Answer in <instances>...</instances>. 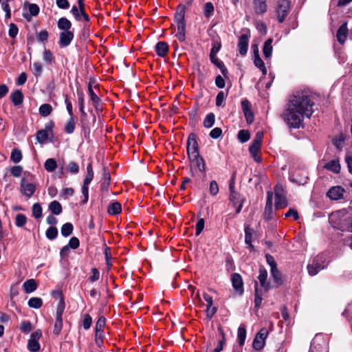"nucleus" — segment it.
I'll list each match as a JSON object with an SVG mask.
<instances>
[{
    "mask_svg": "<svg viewBox=\"0 0 352 352\" xmlns=\"http://www.w3.org/2000/svg\"><path fill=\"white\" fill-rule=\"evenodd\" d=\"M259 274L258 276V280L260 283L261 287L263 289L265 293L267 292L271 288L270 283L267 281V272L263 267L259 268Z\"/></svg>",
    "mask_w": 352,
    "mask_h": 352,
    "instance_id": "nucleus-11",
    "label": "nucleus"
},
{
    "mask_svg": "<svg viewBox=\"0 0 352 352\" xmlns=\"http://www.w3.org/2000/svg\"><path fill=\"white\" fill-rule=\"evenodd\" d=\"M268 335V331L266 329L263 328L256 334L254 339L252 346L256 350H261L264 347L265 340Z\"/></svg>",
    "mask_w": 352,
    "mask_h": 352,
    "instance_id": "nucleus-7",
    "label": "nucleus"
},
{
    "mask_svg": "<svg viewBox=\"0 0 352 352\" xmlns=\"http://www.w3.org/2000/svg\"><path fill=\"white\" fill-rule=\"evenodd\" d=\"M67 170L72 174H77L79 172V166L74 162H70L67 165Z\"/></svg>",
    "mask_w": 352,
    "mask_h": 352,
    "instance_id": "nucleus-51",
    "label": "nucleus"
},
{
    "mask_svg": "<svg viewBox=\"0 0 352 352\" xmlns=\"http://www.w3.org/2000/svg\"><path fill=\"white\" fill-rule=\"evenodd\" d=\"M232 284L234 289L241 294L243 292V283L240 274L234 273L232 276Z\"/></svg>",
    "mask_w": 352,
    "mask_h": 352,
    "instance_id": "nucleus-18",
    "label": "nucleus"
},
{
    "mask_svg": "<svg viewBox=\"0 0 352 352\" xmlns=\"http://www.w3.org/2000/svg\"><path fill=\"white\" fill-rule=\"evenodd\" d=\"M34 74L36 76H41L43 72V66L41 63L36 62L33 64Z\"/></svg>",
    "mask_w": 352,
    "mask_h": 352,
    "instance_id": "nucleus-62",
    "label": "nucleus"
},
{
    "mask_svg": "<svg viewBox=\"0 0 352 352\" xmlns=\"http://www.w3.org/2000/svg\"><path fill=\"white\" fill-rule=\"evenodd\" d=\"M49 210L54 215L60 214L62 211V206L58 201H52L48 206Z\"/></svg>",
    "mask_w": 352,
    "mask_h": 352,
    "instance_id": "nucleus-26",
    "label": "nucleus"
},
{
    "mask_svg": "<svg viewBox=\"0 0 352 352\" xmlns=\"http://www.w3.org/2000/svg\"><path fill=\"white\" fill-rule=\"evenodd\" d=\"M43 59L49 65L52 64L54 61V57L52 53L50 50L46 49H45L43 53Z\"/></svg>",
    "mask_w": 352,
    "mask_h": 352,
    "instance_id": "nucleus-44",
    "label": "nucleus"
},
{
    "mask_svg": "<svg viewBox=\"0 0 352 352\" xmlns=\"http://www.w3.org/2000/svg\"><path fill=\"white\" fill-rule=\"evenodd\" d=\"M11 99L14 105H19L22 103L23 96L20 90H16L11 94Z\"/></svg>",
    "mask_w": 352,
    "mask_h": 352,
    "instance_id": "nucleus-32",
    "label": "nucleus"
},
{
    "mask_svg": "<svg viewBox=\"0 0 352 352\" xmlns=\"http://www.w3.org/2000/svg\"><path fill=\"white\" fill-rule=\"evenodd\" d=\"M1 8H2V9L6 12V19H10V16H11V11H10V6H9L8 1L7 0L6 1H3L2 2Z\"/></svg>",
    "mask_w": 352,
    "mask_h": 352,
    "instance_id": "nucleus-61",
    "label": "nucleus"
},
{
    "mask_svg": "<svg viewBox=\"0 0 352 352\" xmlns=\"http://www.w3.org/2000/svg\"><path fill=\"white\" fill-rule=\"evenodd\" d=\"M21 159H22V154H21V151L19 149H14L11 153V160L14 163H18L21 160Z\"/></svg>",
    "mask_w": 352,
    "mask_h": 352,
    "instance_id": "nucleus-52",
    "label": "nucleus"
},
{
    "mask_svg": "<svg viewBox=\"0 0 352 352\" xmlns=\"http://www.w3.org/2000/svg\"><path fill=\"white\" fill-rule=\"evenodd\" d=\"M122 211L121 204L119 202L115 201L111 203L107 208V212L111 215H116Z\"/></svg>",
    "mask_w": 352,
    "mask_h": 352,
    "instance_id": "nucleus-29",
    "label": "nucleus"
},
{
    "mask_svg": "<svg viewBox=\"0 0 352 352\" xmlns=\"http://www.w3.org/2000/svg\"><path fill=\"white\" fill-rule=\"evenodd\" d=\"M45 168L48 172H53L57 167L56 162L53 158L47 159L44 164Z\"/></svg>",
    "mask_w": 352,
    "mask_h": 352,
    "instance_id": "nucleus-40",
    "label": "nucleus"
},
{
    "mask_svg": "<svg viewBox=\"0 0 352 352\" xmlns=\"http://www.w3.org/2000/svg\"><path fill=\"white\" fill-rule=\"evenodd\" d=\"M317 345H320L321 348L325 349L326 340L322 336H316L313 339L309 352H318L316 349Z\"/></svg>",
    "mask_w": 352,
    "mask_h": 352,
    "instance_id": "nucleus-19",
    "label": "nucleus"
},
{
    "mask_svg": "<svg viewBox=\"0 0 352 352\" xmlns=\"http://www.w3.org/2000/svg\"><path fill=\"white\" fill-rule=\"evenodd\" d=\"M185 6L184 5H179L175 15V21L177 24V30L176 37L180 41L185 40Z\"/></svg>",
    "mask_w": 352,
    "mask_h": 352,
    "instance_id": "nucleus-3",
    "label": "nucleus"
},
{
    "mask_svg": "<svg viewBox=\"0 0 352 352\" xmlns=\"http://www.w3.org/2000/svg\"><path fill=\"white\" fill-rule=\"evenodd\" d=\"M289 8V3L287 0H278L276 10L278 21L282 23L285 19Z\"/></svg>",
    "mask_w": 352,
    "mask_h": 352,
    "instance_id": "nucleus-8",
    "label": "nucleus"
},
{
    "mask_svg": "<svg viewBox=\"0 0 352 352\" xmlns=\"http://www.w3.org/2000/svg\"><path fill=\"white\" fill-rule=\"evenodd\" d=\"M43 209L38 203H36L32 206V215L36 219H39L42 217Z\"/></svg>",
    "mask_w": 352,
    "mask_h": 352,
    "instance_id": "nucleus-43",
    "label": "nucleus"
},
{
    "mask_svg": "<svg viewBox=\"0 0 352 352\" xmlns=\"http://www.w3.org/2000/svg\"><path fill=\"white\" fill-rule=\"evenodd\" d=\"M27 222L26 217L23 214H18L16 216V226L18 227L23 226Z\"/></svg>",
    "mask_w": 352,
    "mask_h": 352,
    "instance_id": "nucleus-54",
    "label": "nucleus"
},
{
    "mask_svg": "<svg viewBox=\"0 0 352 352\" xmlns=\"http://www.w3.org/2000/svg\"><path fill=\"white\" fill-rule=\"evenodd\" d=\"M168 46L166 43L160 41L155 46V51L158 56L164 57L166 55Z\"/></svg>",
    "mask_w": 352,
    "mask_h": 352,
    "instance_id": "nucleus-24",
    "label": "nucleus"
},
{
    "mask_svg": "<svg viewBox=\"0 0 352 352\" xmlns=\"http://www.w3.org/2000/svg\"><path fill=\"white\" fill-rule=\"evenodd\" d=\"M344 189L340 186H334L329 190L327 195L332 200H338L342 197Z\"/></svg>",
    "mask_w": 352,
    "mask_h": 352,
    "instance_id": "nucleus-20",
    "label": "nucleus"
},
{
    "mask_svg": "<svg viewBox=\"0 0 352 352\" xmlns=\"http://www.w3.org/2000/svg\"><path fill=\"white\" fill-rule=\"evenodd\" d=\"M42 336L41 331L38 329L32 333L28 341V348L32 352H36L40 349L38 340Z\"/></svg>",
    "mask_w": 352,
    "mask_h": 352,
    "instance_id": "nucleus-9",
    "label": "nucleus"
},
{
    "mask_svg": "<svg viewBox=\"0 0 352 352\" xmlns=\"http://www.w3.org/2000/svg\"><path fill=\"white\" fill-rule=\"evenodd\" d=\"M48 135L49 134L47 130H41L37 133L36 139L39 142L43 143L48 139Z\"/></svg>",
    "mask_w": 352,
    "mask_h": 352,
    "instance_id": "nucleus-50",
    "label": "nucleus"
},
{
    "mask_svg": "<svg viewBox=\"0 0 352 352\" xmlns=\"http://www.w3.org/2000/svg\"><path fill=\"white\" fill-rule=\"evenodd\" d=\"M65 309V302L63 299H60L56 309V318H62V315Z\"/></svg>",
    "mask_w": 352,
    "mask_h": 352,
    "instance_id": "nucleus-53",
    "label": "nucleus"
},
{
    "mask_svg": "<svg viewBox=\"0 0 352 352\" xmlns=\"http://www.w3.org/2000/svg\"><path fill=\"white\" fill-rule=\"evenodd\" d=\"M272 205H273V193L271 192H268L267 195V201L266 205L265 208V214L269 216V218L271 217V214H272Z\"/></svg>",
    "mask_w": 352,
    "mask_h": 352,
    "instance_id": "nucleus-23",
    "label": "nucleus"
},
{
    "mask_svg": "<svg viewBox=\"0 0 352 352\" xmlns=\"http://www.w3.org/2000/svg\"><path fill=\"white\" fill-rule=\"evenodd\" d=\"M187 153L190 159L199 155L198 144L194 134H190L187 142Z\"/></svg>",
    "mask_w": 352,
    "mask_h": 352,
    "instance_id": "nucleus-6",
    "label": "nucleus"
},
{
    "mask_svg": "<svg viewBox=\"0 0 352 352\" xmlns=\"http://www.w3.org/2000/svg\"><path fill=\"white\" fill-rule=\"evenodd\" d=\"M195 165L197 167V168L200 171H204L205 170V163L204 160L202 157L199 156V155L196 157H192V159H190Z\"/></svg>",
    "mask_w": 352,
    "mask_h": 352,
    "instance_id": "nucleus-38",
    "label": "nucleus"
},
{
    "mask_svg": "<svg viewBox=\"0 0 352 352\" xmlns=\"http://www.w3.org/2000/svg\"><path fill=\"white\" fill-rule=\"evenodd\" d=\"M325 168L335 173H338L340 170V165L338 160H332L325 164Z\"/></svg>",
    "mask_w": 352,
    "mask_h": 352,
    "instance_id": "nucleus-28",
    "label": "nucleus"
},
{
    "mask_svg": "<svg viewBox=\"0 0 352 352\" xmlns=\"http://www.w3.org/2000/svg\"><path fill=\"white\" fill-rule=\"evenodd\" d=\"M63 328V320L62 318H56L54 333L55 335H59Z\"/></svg>",
    "mask_w": 352,
    "mask_h": 352,
    "instance_id": "nucleus-56",
    "label": "nucleus"
},
{
    "mask_svg": "<svg viewBox=\"0 0 352 352\" xmlns=\"http://www.w3.org/2000/svg\"><path fill=\"white\" fill-rule=\"evenodd\" d=\"M75 129V120L74 116L69 118L67 121L65 126V131L67 133L71 134Z\"/></svg>",
    "mask_w": 352,
    "mask_h": 352,
    "instance_id": "nucleus-41",
    "label": "nucleus"
},
{
    "mask_svg": "<svg viewBox=\"0 0 352 352\" xmlns=\"http://www.w3.org/2000/svg\"><path fill=\"white\" fill-rule=\"evenodd\" d=\"M263 138V133L262 131H258L249 148V151L252 157L256 162H261V157L259 155V153L261 151Z\"/></svg>",
    "mask_w": 352,
    "mask_h": 352,
    "instance_id": "nucleus-4",
    "label": "nucleus"
},
{
    "mask_svg": "<svg viewBox=\"0 0 352 352\" xmlns=\"http://www.w3.org/2000/svg\"><path fill=\"white\" fill-rule=\"evenodd\" d=\"M325 257L323 254L318 255L315 257L311 263L307 265L309 274L314 276L325 267Z\"/></svg>",
    "mask_w": 352,
    "mask_h": 352,
    "instance_id": "nucleus-5",
    "label": "nucleus"
},
{
    "mask_svg": "<svg viewBox=\"0 0 352 352\" xmlns=\"http://www.w3.org/2000/svg\"><path fill=\"white\" fill-rule=\"evenodd\" d=\"M58 235V230L56 227L51 226L46 231V236L50 239H54Z\"/></svg>",
    "mask_w": 352,
    "mask_h": 352,
    "instance_id": "nucleus-49",
    "label": "nucleus"
},
{
    "mask_svg": "<svg viewBox=\"0 0 352 352\" xmlns=\"http://www.w3.org/2000/svg\"><path fill=\"white\" fill-rule=\"evenodd\" d=\"M283 189L276 186L274 188V192H275V208L276 209L279 208H283L287 206V201L285 197L282 195Z\"/></svg>",
    "mask_w": 352,
    "mask_h": 352,
    "instance_id": "nucleus-10",
    "label": "nucleus"
},
{
    "mask_svg": "<svg viewBox=\"0 0 352 352\" xmlns=\"http://www.w3.org/2000/svg\"><path fill=\"white\" fill-rule=\"evenodd\" d=\"M104 338V331H95V342L98 346H101L103 344Z\"/></svg>",
    "mask_w": 352,
    "mask_h": 352,
    "instance_id": "nucleus-55",
    "label": "nucleus"
},
{
    "mask_svg": "<svg viewBox=\"0 0 352 352\" xmlns=\"http://www.w3.org/2000/svg\"><path fill=\"white\" fill-rule=\"evenodd\" d=\"M21 192L27 197H31L35 192L36 186L34 184L28 182L25 179L21 181Z\"/></svg>",
    "mask_w": 352,
    "mask_h": 352,
    "instance_id": "nucleus-12",
    "label": "nucleus"
},
{
    "mask_svg": "<svg viewBox=\"0 0 352 352\" xmlns=\"http://www.w3.org/2000/svg\"><path fill=\"white\" fill-rule=\"evenodd\" d=\"M271 275L278 286L280 285L283 283L281 278V274L277 267L272 269L270 270Z\"/></svg>",
    "mask_w": 352,
    "mask_h": 352,
    "instance_id": "nucleus-37",
    "label": "nucleus"
},
{
    "mask_svg": "<svg viewBox=\"0 0 352 352\" xmlns=\"http://www.w3.org/2000/svg\"><path fill=\"white\" fill-rule=\"evenodd\" d=\"M254 51V54H255L254 63L256 67H257L258 68H259L261 70L263 75H265L267 74V69H266V67L265 66L263 61L262 60V59L260 58V56L258 55V50L256 46Z\"/></svg>",
    "mask_w": 352,
    "mask_h": 352,
    "instance_id": "nucleus-21",
    "label": "nucleus"
},
{
    "mask_svg": "<svg viewBox=\"0 0 352 352\" xmlns=\"http://www.w3.org/2000/svg\"><path fill=\"white\" fill-rule=\"evenodd\" d=\"M241 107L246 121L248 124H251L254 121V114L251 110L250 103L248 100H243L241 102Z\"/></svg>",
    "mask_w": 352,
    "mask_h": 352,
    "instance_id": "nucleus-13",
    "label": "nucleus"
},
{
    "mask_svg": "<svg viewBox=\"0 0 352 352\" xmlns=\"http://www.w3.org/2000/svg\"><path fill=\"white\" fill-rule=\"evenodd\" d=\"M78 95V103L79 106V109L81 113V118H85L87 116V113L84 110V95L82 91H77Z\"/></svg>",
    "mask_w": 352,
    "mask_h": 352,
    "instance_id": "nucleus-31",
    "label": "nucleus"
},
{
    "mask_svg": "<svg viewBox=\"0 0 352 352\" xmlns=\"http://www.w3.org/2000/svg\"><path fill=\"white\" fill-rule=\"evenodd\" d=\"M222 135V130L219 127L213 129L210 133V136L213 139H217Z\"/></svg>",
    "mask_w": 352,
    "mask_h": 352,
    "instance_id": "nucleus-63",
    "label": "nucleus"
},
{
    "mask_svg": "<svg viewBox=\"0 0 352 352\" xmlns=\"http://www.w3.org/2000/svg\"><path fill=\"white\" fill-rule=\"evenodd\" d=\"M246 338V330L244 327L240 326L237 331V338L240 346H243L245 343Z\"/></svg>",
    "mask_w": 352,
    "mask_h": 352,
    "instance_id": "nucleus-34",
    "label": "nucleus"
},
{
    "mask_svg": "<svg viewBox=\"0 0 352 352\" xmlns=\"http://www.w3.org/2000/svg\"><path fill=\"white\" fill-rule=\"evenodd\" d=\"M106 320L104 316H100L96 322L95 327V331H104L105 327Z\"/></svg>",
    "mask_w": 352,
    "mask_h": 352,
    "instance_id": "nucleus-48",
    "label": "nucleus"
},
{
    "mask_svg": "<svg viewBox=\"0 0 352 352\" xmlns=\"http://www.w3.org/2000/svg\"><path fill=\"white\" fill-rule=\"evenodd\" d=\"M253 8L256 14H264L267 10L266 0H253Z\"/></svg>",
    "mask_w": 352,
    "mask_h": 352,
    "instance_id": "nucleus-15",
    "label": "nucleus"
},
{
    "mask_svg": "<svg viewBox=\"0 0 352 352\" xmlns=\"http://www.w3.org/2000/svg\"><path fill=\"white\" fill-rule=\"evenodd\" d=\"M344 140L345 136L344 134L340 133L333 139V144L338 149L341 150L344 146Z\"/></svg>",
    "mask_w": 352,
    "mask_h": 352,
    "instance_id": "nucleus-35",
    "label": "nucleus"
},
{
    "mask_svg": "<svg viewBox=\"0 0 352 352\" xmlns=\"http://www.w3.org/2000/svg\"><path fill=\"white\" fill-rule=\"evenodd\" d=\"M74 189L72 188H64L60 195L63 197L65 199H67L69 197H72L74 195Z\"/></svg>",
    "mask_w": 352,
    "mask_h": 352,
    "instance_id": "nucleus-64",
    "label": "nucleus"
},
{
    "mask_svg": "<svg viewBox=\"0 0 352 352\" xmlns=\"http://www.w3.org/2000/svg\"><path fill=\"white\" fill-rule=\"evenodd\" d=\"M249 36L243 34L239 39L238 50L241 55H245L247 53L248 47Z\"/></svg>",
    "mask_w": 352,
    "mask_h": 352,
    "instance_id": "nucleus-17",
    "label": "nucleus"
},
{
    "mask_svg": "<svg viewBox=\"0 0 352 352\" xmlns=\"http://www.w3.org/2000/svg\"><path fill=\"white\" fill-rule=\"evenodd\" d=\"M28 304L32 308L38 309L42 306L43 300L41 298L33 297L28 300Z\"/></svg>",
    "mask_w": 352,
    "mask_h": 352,
    "instance_id": "nucleus-39",
    "label": "nucleus"
},
{
    "mask_svg": "<svg viewBox=\"0 0 352 352\" xmlns=\"http://www.w3.org/2000/svg\"><path fill=\"white\" fill-rule=\"evenodd\" d=\"M88 94H89V96L90 97V100L92 102L93 105L94 106L96 109V110L101 109H102L101 100L99 98V97L94 93V91L92 89L91 82H89V85H88Z\"/></svg>",
    "mask_w": 352,
    "mask_h": 352,
    "instance_id": "nucleus-16",
    "label": "nucleus"
},
{
    "mask_svg": "<svg viewBox=\"0 0 352 352\" xmlns=\"http://www.w3.org/2000/svg\"><path fill=\"white\" fill-rule=\"evenodd\" d=\"M314 102L309 96L303 93L293 95L287 104L282 118L290 128L298 129L304 118L312 115Z\"/></svg>",
    "mask_w": 352,
    "mask_h": 352,
    "instance_id": "nucleus-1",
    "label": "nucleus"
},
{
    "mask_svg": "<svg viewBox=\"0 0 352 352\" xmlns=\"http://www.w3.org/2000/svg\"><path fill=\"white\" fill-rule=\"evenodd\" d=\"M230 201L232 203L233 206L236 207V212L239 213L243 207V201L240 195L236 191H232V193L230 195Z\"/></svg>",
    "mask_w": 352,
    "mask_h": 352,
    "instance_id": "nucleus-14",
    "label": "nucleus"
},
{
    "mask_svg": "<svg viewBox=\"0 0 352 352\" xmlns=\"http://www.w3.org/2000/svg\"><path fill=\"white\" fill-rule=\"evenodd\" d=\"M52 107L50 104L45 103L40 106L38 112L41 116L46 117L52 113Z\"/></svg>",
    "mask_w": 352,
    "mask_h": 352,
    "instance_id": "nucleus-33",
    "label": "nucleus"
},
{
    "mask_svg": "<svg viewBox=\"0 0 352 352\" xmlns=\"http://www.w3.org/2000/svg\"><path fill=\"white\" fill-rule=\"evenodd\" d=\"M307 179L308 177L306 174L302 177L298 178L297 174L295 173L292 175L291 180L299 184H304L307 182Z\"/></svg>",
    "mask_w": 352,
    "mask_h": 352,
    "instance_id": "nucleus-59",
    "label": "nucleus"
},
{
    "mask_svg": "<svg viewBox=\"0 0 352 352\" xmlns=\"http://www.w3.org/2000/svg\"><path fill=\"white\" fill-rule=\"evenodd\" d=\"M252 234H253V230L248 227H246L245 229V242L250 248H252Z\"/></svg>",
    "mask_w": 352,
    "mask_h": 352,
    "instance_id": "nucleus-46",
    "label": "nucleus"
},
{
    "mask_svg": "<svg viewBox=\"0 0 352 352\" xmlns=\"http://www.w3.org/2000/svg\"><path fill=\"white\" fill-rule=\"evenodd\" d=\"M73 229L74 227L71 223H66L61 228V234L65 237H67L72 233Z\"/></svg>",
    "mask_w": 352,
    "mask_h": 352,
    "instance_id": "nucleus-36",
    "label": "nucleus"
},
{
    "mask_svg": "<svg viewBox=\"0 0 352 352\" xmlns=\"http://www.w3.org/2000/svg\"><path fill=\"white\" fill-rule=\"evenodd\" d=\"M23 287L25 293L30 294L36 290L37 285L34 279H29L23 283Z\"/></svg>",
    "mask_w": 352,
    "mask_h": 352,
    "instance_id": "nucleus-30",
    "label": "nucleus"
},
{
    "mask_svg": "<svg viewBox=\"0 0 352 352\" xmlns=\"http://www.w3.org/2000/svg\"><path fill=\"white\" fill-rule=\"evenodd\" d=\"M210 194L212 196L216 195L219 192V186L216 181L213 180L210 184Z\"/></svg>",
    "mask_w": 352,
    "mask_h": 352,
    "instance_id": "nucleus-58",
    "label": "nucleus"
},
{
    "mask_svg": "<svg viewBox=\"0 0 352 352\" xmlns=\"http://www.w3.org/2000/svg\"><path fill=\"white\" fill-rule=\"evenodd\" d=\"M263 292L261 289H258V285L257 282L254 283V304L255 307L258 308L262 302L263 300Z\"/></svg>",
    "mask_w": 352,
    "mask_h": 352,
    "instance_id": "nucleus-25",
    "label": "nucleus"
},
{
    "mask_svg": "<svg viewBox=\"0 0 352 352\" xmlns=\"http://www.w3.org/2000/svg\"><path fill=\"white\" fill-rule=\"evenodd\" d=\"M204 14L206 17L209 18L214 13V6L211 2H207L204 6Z\"/></svg>",
    "mask_w": 352,
    "mask_h": 352,
    "instance_id": "nucleus-42",
    "label": "nucleus"
},
{
    "mask_svg": "<svg viewBox=\"0 0 352 352\" xmlns=\"http://www.w3.org/2000/svg\"><path fill=\"white\" fill-rule=\"evenodd\" d=\"M20 329L23 333H28L32 329V324L30 321H23L21 323Z\"/></svg>",
    "mask_w": 352,
    "mask_h": 352,
    "instance_id": "nucleus-57",
    "label": "nucleus"
},
{
    "mask_svg": "<svg viewBox=\"0 0 352 352\" xmlns=\"http://www.w3.org/2000/svg\"><path fill=\"white\" fill-rule=\"evenodd\" d=\"M215 118L214 115L213 113H209L208 114L204 120V126L206 128H210L213 126L214 123Z\"/></svg>",
    "mask_w": 352,
    "mask_h": 352,
    "instance_id": "nucleus-45",
    "label": "nucleus"
},
{
    "mask_svg": "<svg viewBox=\"0 0 352 352\" xmlns=\"http://www.w3.org/2000/svg\"><path fill=\"white\" fill-rule=\"evenodd\" d=\"M57 25L62 30L59 34L58 45L60 47H67L74 37V32L71 30L72 23L67 18L61 17L58 19Z\"/></svg>",
    "mask_w": 352,
    "mask_h": 352,
    "instance_id": "nucleus-2",
    "label": "nucleus"
},
{
    "mask_svg": "<svg viewBox=\"0 0 352 352\" xmlns=\"http://www.w3.org/2000/svg\"><path fill=\"white\" fill-rule=\"evenodd\" d=\"M348 30L346 23H343L338 29L337 32V39L339 43H343L345 41Z\"/></svg>",
    "mask_w": 352,
    "mask_h": 352,
    "instance_id": "nucleus-22",
    "label": "nucleus"
},
{
    "mask_svg": "<svg viewBox=\"0 0 352 352\" xmlns=\"http://www.w3.org/2000/svg\"><path fill=\"white\" fill-rule=\"evenodd\" d=\"M272 38H268L264 43L263 52L265 58H270L272 53Z\"/></svg>",
    "mask_w": 352,
    "mask_h": 352,
    "instance_id": "nucleus-27",
    "label": "nucleus"
},
{
    "mask_svg": "<svg viewBox=\"0 0 352 352\" xmlns=\"http://www.w3.org/2000/svg\"><path fill=\"white\" fill-rule=\"evenodd\" d=\"M250 138V133L246 130H240L238 133V139L242 142H246Z\"/></svg>",
    "mask_w": 352,
    "mask_h": 352,
    "instance_id": "nucleus-47",
    "label": "nucleus"
},
{
    "mask_svg": "<svg viewBox=\"0 0 352 352\" xmlns=\"http://www.w3.org/2000/svg\"><path fill=\"white\" fill-rule=\"evenodd\" d=\"M92 324L91 317L89 314H85L83 319V328L86 330L89 329Z\"/></svg>",
    "mask_w": 352,
    "mask_h": 352,
    "instance_id": "nucleus-60",
    "label": "nucleus"
}]
</instances>
